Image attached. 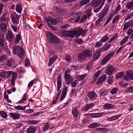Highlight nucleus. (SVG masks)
Here are the masks:
<instances>
[{
  "label": "nucleus",
  "mask_w": 133,
  "mask_h": 133,
  "mask_svg": "<svg viewBox=\"0 0 133 133\" xmlns=\"http://www.w3.org/2000/svg\"><path fill=\"white\" fill-rule=\"evenodd\" d=\"M91 6L94 8V11L97 13L102 9L104 4V0H92L90 3Z\"/></svg>",
  "instance_id": "nucleus-1"
},
{
  "label": "nucleus",
  "mask_w": 133,
  "mask_h": 133,
  "mask_svg": "<svg viewBox=\"0 0 133 133\" xmlns=\"http://www.w3.org/2000/svg\"><path fill=\"white\" fill-rule=\"evenodd\" d=\"M6 74L7 78L11 77L12 75V78L11 79V82L10 84L12 86H14L15 85V82L17 78V74L13 71H6Z\"/></svg>",
  "instance_id": "nucleus-2"
},
{
  "label": "nucleus",
  "mask_w": 133,
  "mask_h": 133,
  "mask_svg": "<svg viewBox=\"0 0 133 133\" xmlns=\"http://www.w3.org/2000/svg\"><path fill=\"white\" fill-rule=\"evenodd\" d=\"M13 51L15 54L17 55L20 58L23 57L24 54L23 49L18 46L13 47Z\"/></svg>",
  "instance_id": "nucleus-3"
},
{
  "label": "nucleus",
  "mask_w": 133,
  "mask_h": 133,
  "mask_svg": "<svg viewBox=\"0 0 133 133\" xmlns=\"http://www.w3.org/2000/svg\"><path fill=\"white\" fill-rule=\"evenodd\" d=\"M76 30L77 37H78L81 35L83 37L86 35V33L87 32L88 30L83 29L82 28H79L78 30Z\"/></svg>",
  "instance_id": "nucleus-4"
},
{
  "label": "nucleus",
  "mask_w": 133,
  "mask_h": 133,
  "mask_svg": "<svg viewBox=\"0 0 133 133\" xmlns=\"http://www.w3.org/2000/svg\"><path fill=\"white\" fill-rule=\"evenodd\" d=\"M115 71V69L114 67L109 65L107 67L105 72L108 75H112L113 72Z\"/></svg>",
  "instance_id": "nucleus-5"
},
{
  "label": "nucleus",
  "mask_w": 133,
  "mask_h": 133,
  "mask_svg": "<svg viewBox=\"0 0 133 133\" xmlns=\"http://www.w3.org/2000/svg\"><path fill=\"white\" fill-rule=\"evenodd\" d=\"M114 53L112 52H111L109 53L108 55L105 57L101 62V64L104 65L106 64L109 59L113 56Z\"/></svg>",
  "instance_id": "nucleus-6"
},
{
  "label": "nucleus",
  "mask_w": 133,
  "mask_h": 133,
  "mask_svg": "<svg viewBox=\"0 0 133 133\" xmlns=\"http://www.w3.org/2000/svg\"><path fill=\"white\" fill-rule=\"evenodd\" d=\"M87 95L90 100H94L97 98V95L95 92L93 91L88 92Z\"/></svg>",
  "instance_id": "nucleus-7"
},
{
  "label": "nucleus",
  "mask_w": 133,
  "mask_h": 133,
  "mask_svg": "<svg viewBox=\"0 0 133 133\" xmlns=\"http://www.w3.org/2000/svg\"><path fill=\"white\" fill-rule=\"evenodd\" d=\"M19 16L16 14H13L11 16L12 21L14 24L19 23Z\"/></svg>",
  "instance_id": "nucleus-8"
},
{
  "label": "nucleus",
  "mask_w": 133,
  "mask_h": 133,
  "mask_svg": "<svg viewBox=\"0 0 133 133\" xmlns=\"http://www.w3.org/2000/svg\"><path fill=\"white\" fill-rule=\"evenodd\" d=\"M6 38L9 42L13 41L14 38V35L12 31H8L6 34Z\"/></svg>",
  "instance_id": "nucleus-9"
},
{
  "label": "nucleus",
  "mask_w": 133,
  "mask_h": 133,
  "mask_svg": "<svg viewBox=\"0 0 133 133\" xmlns=\"http://www.w3.org/2000/svg\"><path fill=\"white\" fill-rule=\"evenodd\" d=\"M77 106L75 105L73 106L72 113L74 117L75 118H77L78 116L79 113L77 108Z\"/></svg>",
  "instance_id": "nucleus-10"
},
{
  "label": "nucleus",
  "mask_w": 133,
  "mask_h": 133,
  "mask_svg": "<svg viewBox=\"0 0 133 133\" xmlns=\"http://www.w3.org/2000/svg\"><path fill=\"white\" fill-rule=\"evenodd\" d=\"M82 52L85 57L89 58L92 57V52L89 50L87 49L84 50Z\"/></svg>",
  "instance_id": "nucleus-11"
},
{
  "label": "nucleus",
  "mask_w": 133,
  "mask_h": 133,
  "mask_svg": "<svg viewBox=\"0 0 133 133\" xmlns=\"http://www.w3.org/2000/svg\"><path fill=\"white\" fill-rule=\"evenodd\" d=\"M48 23H50V24L56 25L57 23V21L56 19L54 18L51 17H49L46 20Z\"/></svg>",
  "instance_id": "nucleus-12"
},
{
  "label": "nucleus",
  "mask_w": 133,
  "mask_h": 133,
  "mask_svg": "<svg viewBox=\"0 0 133 133\" xmlns=\"http://www.w3.org/2000/svg\"><path fill=\"white\" fill-rule=\"evenodd\" d=\"M9 115L12 119L14 120L19 119L20 117V115L17 112H10L9 113Z\"/></svg>",
  "instance_id": "nucleus-13"
},
{
  "label": "nucleus",
  "mask_w": 133,
  "mask_h": 133,
  "mask_svg": "<svg viewBox=\"0 0 133 133\" xmlns=\"http://www.w3.org/2000/svg\"><path fill=\"white\" fill-rule=\"evenodd\" d=\"M107 77L106 75L104 74L100 76L97 80L96 83L97 84H99L105 81Z\"/></svg>",
  "instance_id": "nucleus-14"
},
{
  "label": "nucleus",
  "mask_w": 133,
  "mask_h": 133,
  "mask_svg": "<svg viewBox=\"0 0 133 133\" xmlns=\"http://www.w3.org/2000/svg\"><path fill=\"white\" fill-rule=\"evenodd\" d=\"M73 17L72 18L75 19V22H78L80 19V16L79 15V13L78 12H75L72 14L71 16Z\"/></svg>",
  "instance_id": "nucleus-15"
},
{
  "label": "nucleus",
  "mask_w": 133,
  "mask_h": 133,
  "mask_svg": "<svg viewBox=\"0 0 133 133\" xmlns=\"http://www.w3.org/2000/svg\"><path fill=\"white\" fill-rule=\"evenodd\" d=\"M104 19V17L102 16L99 15V18L96 21V26H99L102 24V21Z\"/></svg>",
  "instance_id": "nucleus-16"
},
{
  "label": "nucleus",
  "mask_w": 133,
  "mask_h": 133,
  "mask_svg": "<svg viewBox=\"0 0 133 133\" xmlns=\"http://www.w3.org/2000/svg\"><path fill=\"white\" fill-rule=\"evenodd\" d=\"M0 28L2 32L5 33L7 29V24L4 23H1L0 24Z\"/></svg>",
  "instance_id": "nucleus-17"
},
{
  "label": "nucleus",
  "mask_w": 133,
  "mask_h": 133,
  "mask_svg": "<svg viewBox=\"0 0 133 133\" xmlns=\"http://www.w3.org/2000/svg\"><path fill=\"white\" fill-rule=\"evenodd\" d=\"M57 91H58L60 90L62 85L61 75H59L57 77Z\"/></svg>",
  "instance_id": "nucleus-18"
},
{
  "label": "nucleus",
  "mask_w": 133,
  "mask_h": 133,
  "mask_svg": "<svg viewBox=\"0 0 133 133\" xmlns=\"http://www.w3.org/2000/svg\"><path fill=\"white\" fill-rule=\"evenodd\" d=\"M5 41L4 39V35L0 32V45L3 46L5 45Z\"/></svg>",
  "instance_id": "nucleus-19"
},
{
  "label": "nucleus",
  "mask_w": 133,
  "mask_h": 133,
  "mask_svg": "<svg viewBox=\"0 0 133 133\" xmlns=\"http://www.w3.org/2000/svg\"><path fill=\"white\" fill-rule=\"evenodd\" d=\"M55 36L51 32H49L47 36L48 38V39L49 40V42L52 43Z\"/></svg>",
  "instance_id": "nucleus-20"
},
{
  "label": "nucleus",
  "mask_w": 133,
  "mask_h": 133,
  "mask_svg": "<svg viewBox=\"0 0 133 133\" xmlns=\"http://www.w3.org/2000/svg\"><path fill=\"white\" fill-rule=\"evenodd\" d=\"M109 9V7L108 6H105L104 8L103 11H102L99 15L102 16L104 17L107 13L108 12Z\"/></svg>",
  "instance_id": "nucleus-21"
},
{
  "label": "nucleus",
  "mask_w": 133,
  "mask_h": 133,
  "mask_svg": "<svg viewBox=\"0 0 133 133\" xmlns=\"http://www.w3.org/2000/svg\"><path fill=\"white\" fill-rule=\"evenodd\" d=\"M68 34L69 36L72 38L74 37L75 36H77L76 30L69 31Z\"/></svg>",
  "instance_id": "nucleus-22"
},
{
  "label": "nucleus",
  "mask_w": 133,
  "mask_h": 133,
  "mask_svg": "<svg viewBox=\"0 0 133 133\" xmlns=\"http://www.w3.org/2000/svg\"><path fill=\"white\" fill-rule=\"evenodd\" d=\"M36 128L35 127H32L30 126V127L28 128L26 131L28 133H34L36 130Z\"/></svg>",
  "instance_id": "nucleus-23"
},
{
  "label": "nucleus",
  "mask_w": 133,
  "mask_h": 133,
  "mask_svg": "<svg viewBox=\"0 0 133 133\" xmlns=\"http://www.w3.org/2000/svg\"><path fill=\"white\" fill-rule=\"evenodd\" d=\"M39 121L38 120H28L26 121V123L28 125L35 124L38 123Z\"/></svg>",
  "instance_id": "nucleus-24"
},
{
  "label": "nucleus",
  "mask_w": 133,
  "mask_h": 133,
  "mask_svg": "<svg viewBox=\"0 0 133 133\" xmlns=\"http://www.w3.org/2000/svg\"><path fill=\"white\" fill-rule=\"evenodd\" d=\"M85 58L82 51L77 54V58L79 61H82Z\"/></svg>",
  "instance_id": "nucleus-25"
},
{
  "label": "nucleus",
  "mask_w": 133,
  "mask_h": 133,
  "mask_svg": "<svg viewBox=\"0 0 133 133\" xmlns=\"http://www.w3.org/2000/svg\"><path fill=\"white\" fill-rule=\"evenodd\" d=\"M102 51L101 49L97 50L96 53L93 56V58L94 60H97L101 54V52Z\"/></svg>",
  "instance_id": "nucleus-26"
},
{
  "label": "nucleus",
  "mask_w": 133,
  "mask_h": 133,
  "mask_svg": "<svg viewBox=\"0 0 133 133\" xmlns=\"http://www.w3.org/2000/svg\"><path fill=\"white\" fill-rule=\"evenodd\" d=\"M94 105V104L93 103L87 104L84 108V111H87L89 109L91 108Z\"/></svg>",
  "instance_id": "nucleus-27"
},
{
  "label": "nucleus",
  "mask_w": 133,
  "mask_h": 133,
  "mask_svg": "<svg viewBox=\"0 0 133 133\" xmlns=\"http://www.w3.org/2000/svg\"><path fill=\"white\" fill-rule=\"evenodd\" d=\"M127 76L131 80H133V71H129L126 72Z\"/></svg>",
  "instance_id": "nucleus-28"
},
{
  "label": "nucleus",
  "mask_w": 133,
  "mask_h": 133,
  "mask_svg": "<svg viewBox=\"0 0 133 133\" xmlns=\"http://www.w3.org/2000/svg\"><path fill=\"white\" fill-rule=\"evenodd\" d=\"M115 107L114 105L109 103L105 104L103 106L104 108L106 109H110L114 108Z\"/></svg>",
  "instance_id": "nucleus-29"
},
{
  "label": "nucleus",
  "mask_w": 133,
  "mask_h": 133,
  "mask_svg": "<svg viewBox=\"0 0 133 133\" xmlns=\"http://www.w3.org/2000/svg\"><path fill=\"white\" fill-rule=\"evenodd\" d=\"M56 58L57 56H54L50 58L49 60V65L51 66L56 60Z\"/></svg>",
  "instance_id": "nucleus-30"
},
{
  "label": "nucleus",
  "mask_w": 133,
  "mask_h": 133,
  "mask_svg": "<svg viewBox=\"0 0 133 133\" xmlns=\"http://www.w3.org/2000/svg\"><path fill=\"white\" fill-rule=\"evenodd\" d=\"M125 7L128 9L132 8V9H130V10L133 9V2H129L127 3L126 4Z\"/></svg>",
  "instance_id": "nucleus-31"
},
{
  "label": "nucleus",
  "mask_w": 133,
  "mask_h": 133,
  "mask_svg": "<svg viewBox=\"0 0 133 133\" xmlns=\"http://www.w3.org/2000/svg\"><path fill=\"white\" fill-rule=\"evenodd\" d=\"M108 35L107 34L101 38L99 42H101V43L105 42L108 40Z\"/></svg>",
  "instance_id": "nucleus-32"
},
{
  "label": "nucleus",
  "mask_w": 133,
  "mask_h": 133,
  "mask_svg": "<svg viewBox=\"0 0 133 133\" xmlns=\"http://www.w3.org/2000/svg\"><path fill=\"white\" fill-rule=\"evenodd\" d=\"M124 91L125 92L128 93L133 92V86L127 87L125 89Z\"/></svg>",
  "instance_id": "nucleus-33"
},
{
  "label": "nucleus",
  "mask_w": 133,
  "mask_h": 133,
  "mask_svg": "<svg viewBox=\"0 0 133 133\" xmlns=\"http://www.w3.org/2000/svg\"><path fill=\"white\" fill-rule=\"evenodd\" d=\"M65 79L66 80V83L67 84H69L70 83V81H69V80L70 79V75L68 74H65L64 75Z\"/></svg>",
  "instance_id": "nucleus-34"
},
{
  "label": "nucleus",
  "mask_w": 133,
  "mask_h": 133,
  "mask_svg": "<svg viewBox=\"0 0 133 133\" xmlns=\"http://www.w3.org/2000/svg\"><path fill=\"white\" fill-rule=\"evenodd\" d=\"M99 125V124L98 123H93L89 125L88 127L90 128H92L98 127Z\"/></svg>",
  "instance_id": "nucleus-35"
},
{
  "label": "nucleus",
  "mask_w": 133,
  "mask_h": 133,
  "mask_svg": "<svg viewBox=\"0 0 133 133\" xmlns=\"http://www.w3.org/2000/svg\"><path fill=\"white\" fill-rule=\"evenodd\" d=\"M15 9L17 12L20 13L22 11V7L19 4H18L16 5Z\"/></svg>",
  "instance_id": "nucleus-36"
},
{
  "label": "nucleus",
  "mask_w": 133,
  "mask_h": 133,
  "mask_svg": "<svg viewBox=\"0 0 133 133\" xmlns=\"http://www.w3.org/2000/svg\"><path fill=\"white\" fill-rule=\"evenodd\" d=\"M25 106L22 107L20 105H18L14 107V108L17 110H24L25 109Z\"/></svg>",
  "instance_id": "nucleus-37"
},
{
  "label": "nucleus",
  "mask_w": 133,
  "mask_h": 133,
  "mask_svg": "<svg viewBox=\"0 0 133 133\" xmlns=\"http://www.w3.org/2000/svg\"><path fill=\"white\" fill-rule=\"evenodd\" d=\"M0 115L4 119H6L8 115L7 114V113L3 111H0Z\"/></svg>",
  "instance_id": "nucleus-38"
},
{
  "label": "nucleus",
  "mask_w": 133,
  "mask_h": 133,
  "mask_svg": "<svg viewBox=\"0 0 133 133\" xmlns=\"http://www.w3.org/2000/svg\"><path fill=\"white\" fill-rule=\"evenodd\" d=\"M108 93V91L107 90H105L99 94V96L101 98L107 95Z\"/></svg>",
  "instance_id": "nucleus-39"
},
{
  "label": "nucleus",
  "mask_w": 133,
  "mask_h": 133,
  "mask_svg": "<svg viewBox=\"0 0 133 133\" xmlns=\"http://www.w3.org/2000/svg\"><path fill=\"white\" fill-rule=\"evenodd\" d=\"M21 38V36L18 34L16 35L15 39V43H16L19 42Z\"/></svg>",
  "instance_id": "nucleus-40"
},
{
  "label": "nucleus",
  "mask_w": 133,
  "mask_h": 133,
  "mask_svg": "<svg viewBox=\"0 0 133 133\" xmlns=\"http://www.w3.org/2000/svg\"><path fill=\"white\" fill-rule=\"evenodd\" d=\"M124 73L123 72H121L117 74L116 75V79L121 78L124 74Z\"/></svg>",
  "instance_id": "nucleus-41"
},
{
  "label": "nucleus",
  "mask_w": 133,
  "mask_h": 133,
  "mask_svg": "<svg viewBox=\"0 0 133 133\" xmlns=\"http://www.w3.org/2000/svg\"><path fill=\"white\" fill-rule=\"evenodd\" d=\"M130 36H127L124 38L120 43V45H122L126 42L128 40Z\"/></svg>",
  "instance_id": "nucleus-42"
},
{
  "label": "nucleus",
  "mask_w": 133,
  "mask_h": 133,
  "mask_svg": "<svg viewBox=\"0 0 133 133\" xmlns=\"http://www.w3.org/2000/svg\"><path fill=\"white\" fill-rule=\"evenodd\" d=\"M0 77L4 78H6V71L3 70L0 72Z\"/></svg>",
  "instance_id": "nucleus-43"
},
{
  "label": "nucleus",
  "mask_w": 133,
  "mask_h": 133,
  "mask_svg": "<svg viewBox=\"0 0 133 133\" xmlns=\"http://www.w3.org/2000/svg\"><path fill=\"white\" fill-rule=\"evenodd\" d=\"M90 0H81L80 2V5L81 6L88 3Z\"/></svg>",
  "instance_id": "nucleus-44"
},
{
  "label": "nucleus",
  "mask_w": 133,
  "mask_h": 133,
  "mask_svg": "<svg viewBox=\"0 0 133 133\" xmlns=\"http://www.w3.org/2000/svg\"><path fill=\"white\" fill-rule=\"evenodd\" d=\"M87 17L86 15H84L82 17L80 20V22L81 23H84L86 20L87 19Z\"/></svg>",
  "instance_id": "nucleus-45"
},
{
  "label": "nucleus",
  "mask_w": 133,
  "mask_h": 133,
  "mask_svg": "<svg viewBox=\"0 0 133 133\" xmlns=\"http://www.w3.org/2000/svg\"><path fill=\"white\" fill-rule=\"evenodd\" d=\"M44 127H43L42 129V130L43 131H45L47 130L50 127V126L48 125V123L46 122L44 124Z\"/></svg>",
  "instance_id": "nucleus-46"
},
{
  "label": "nucleus",
  "mask_w": 133,
  "mask_h": 133,
  "mask_svg": "<svg viewBox=\"0 0 133 133\" xmlns=\"http://www.w3.org/2000/svg\"><path fill=\"white\" fill-rule=\"evenodd\" d=\"M118 89L115 88L112 89L110 91V93L112 95L115 94L117 92Z\"/></svg>",
  "instance_id": "nucleus-47"
},
{
  "label": "nucleus",
  "mask_w": 133,
  "mask_h": 133,
  "mask_svg": "<svg viewBox=\"0 0 133 133\" xmlns=\"http://www.w3.org/2000/svg\"><path fill=\"white\" fill-rule=\"evenodd\" d=\"M110 44L108 45L105 44V46L104 47L101 48L100 49L101 50H102V51H106L107 49H108L110 47Z\"/></svg>",
  "instance_id": "nucleus-48"
},
{
  "label": "nucleus",
  "mask_w": 133,
  "mask_h": 133,
  "mask_svg": "<svg viewBox=\"0 0 133 133\" xmlns=\"http://www.w3.org/2000/svg\"><path fill=\"white\" fill-rule=\"evenodd\" d=\"M86 77L85 74H83L78 76V80L79 81H81L83 80Z\"/></svg>",
  "instance_id": "nucleus-49"
},
{
  "label": "nucleus",
  "mask_w": 133,
  "mask_h": 133,
  "mask_svg": "<svg viewBox=\"0 0 133 133\" xmlns=\"http://www.w3.org/2000/svg\"><path fill=\"white\" fill-rule=\"evenodd\" d=\"M14 62L12 59L9 60L7 61L6 63V65L9 67H11V66L13 64Z\"/></svg>",
  "instance_id": "nucleus-50"
},
{
  "label": "nucleus",
  "mask_w": 133,
  "mask_h": 133,
  "mask_svg": "<svg viewBox=\"0 0 133 133\" xmlns=\"http://www.w3.org/2000/svg\"><path fill=\"white\" fill-rule=\"evenodd\" d=\"M22 125V123H19L18 124H15L13 128L15 129H19Z\"/></svg>",
  "instance_id": "nucleus-51"
},
{
  "label": "nucleus",
  "mask_w": 133,
  "mask_h": 133,
  "mask_svg": "<svg viewBox=\"0 0 133 133\" xmlns=\"http://www.w3.org/2000/svg\"><path fill=\"white\" fill-rule=\"evenodd\" d=\"M6 19V16L5 15H3L0 17V22H4Z\"/></svg>",
  "instance_id": "nucleus-52"
},
{
  "label": "nucleus",
  "mask_w": 133,
  "mask_h": 133,
  "mask_svg": "<svg viewBox=\"0 0 133 133\" xmlns=\"http://www.w3.org/2000/svg\"><path fill=\"white\" fill-rule=\"evenodd\" d=\"M101 72L100 70H98L96 72L95 75H94V79L95 80H96L97 78L100 74Z\"/></svg>",
  "instance_id": "nucleus-53"
},
{
  "label": "nucleus",
  "mask_w": 133,
  "mask_h": 133,
  "mask_svg": "<svg viewBox=\"0 0 133 133\" xmlns=\"http://www.w3.org/2000/svg\"><path fill=\"white\" fill-rule=\"evenodd\" d=\"M26 94H25L23 95L22 99L19 101V103H23V101H26L27 100V98H26Z\"/></svg>",
  "instance_id": "nucleus-54"
},
{
  "label": "nucleus",
  "mask_w": 133,
  "mask_h": 133,
  "mask_svg": "<svg viewBox=\"0 0 133 133\" xmlns=\"http://www.w3.org/2000/svg\"><path fill=\"white\" fill-rule=\"evenodd\" d=\"M118 38V36L116 34H115L111 39L108 42L109 43L113 41L114 40L117 39Z\"/></svg>",
  "instance_id": "nucleus-55"
},
{
  "label": "nucleus",
  "mask_w": 133,
  "mask_h": 133,
  "mask_svg": "<svg viewBox=\"0 0 133 133\" xmlns=\"http://www.w3.org/2000/svg\"><path fill=\"white\" fill-rule=\"evenodd\" d=\"M91 9H87L86 10V13L88 17L91 16Z\"/></svg>",
  "instance_id": "nucleus-56"
},
{
  "label": "nucleus",
  "mask_w": 133,
  "mask_h": 133,
  "mask_svg": "<svg viewBox=\"0 0 133 133\" xmlns=\"http://www.w3.org/2000/svg\"><path fill=\"white\" fill-rule=\"evenodd\" d=\"M59 42V39L57 36H55L52 43H58Z\"/></svg>",
  "instance_id": "nucleus-57"
},
{
  "label": "nucleus",
  "mask_w": 133,
  "mask_h": 133,
  "mask_svg": "<svg viewBox=\"0 0 133 133\" xmlns=\"http://www.w3.org/2000/svg\"><path fill=\"white\" fill-rule=\"evenodd\" d=\"M97 118L102 117L106 115L105 112H103L101 113H97Z\"/></svg>",
  "instance_id": "nucleus-58"
},
{
  "label": "nucleus",
  "mask_w": 133,
  "mask_h": 133,
  "mask_svg": "<svg viewBox=\"0 0 133 133\" xmlns=\"http://www.w3.org/2000/svg\"><path fill=\"white\" fill-rule=\"evenodd\" d=\"M113 77L112 76H109L108 78V82L109 84H111L112 82Z\"/></svg>",
  "instance_id": "nucleus-59"
},
{
  "label": "nucleus",
  "mask_w": 133,
  "mask_h": 133,
  "mask_svg": "<svg viewBox=\"0 0 133 133\" xmlns=\"http://www.w3.org/2000/svg\"><path fill=\"white\" fill-rule=\"evenodd\" d=\"M67 89L68 87H64L63 88L62 91V94L66 95L67 91Z\"/></svg>",
  "instance_id": "nucleus-60"
},
{
  "label": "nucleus",
  "mask_w": 133,
  "mask_h": 133,
  "mask_svg": "<svg viewBox=\"0 0 133 133\" xmlns=\"http://www.w3.org/2000/svg\"><path fill=\"white\" fill-rule=\"evenodd\" d=\"M119 15L115 16L113 18L112 21V23H114L116 22L119 18Z\"/></svg>",
  "instance_id": "nucleus-61"
},
{
  "label": "nucleus",
  "mask_w": 133,
  "mask_h": 133,
  "mask_svg": "<svg viewBox=\"0 0 133 133\" xmlns=\"http://www.w3.org/2000/svg\"><path fill=\"white\" fill-rule=\"evenodd\" d=\"M130 27L129 25L127 23H125L124 25L123 30L124 31H126L128 28Z\"/></svg>",
  "instance_id": "nucleus-62"
},
{
  "label": "nucleus",
  "mask_w": 133,
  "mask_h": 133,
  "mask_svg": "<svg viewBox=\"0 0 133 133\" xmlns=\"http://www.w3.org/2000/svg\"><path fill=\"white\" fill-rule=\"evenodd\" d=\"M33 110L31 109H29L25 111V112L26 113L31 114L34 112Z\"/></svg>",
  "instance_id": "nucleus-63"
},
{
  "label": "nucleus",
  "mask_w": 133,
  "mask_h": 133,
  "mask_svg": "<svg viewBox=\"0 0 133 133\" xmlns=\"http://www.w3.org/2000/svg\"><path fill=\"white\" fill-rule=\"evenodd\" d=\"M77 80H75L72 82L71 84L72 87L74 88L77 85Z\"/></svg>",
  "instance_id": "nucleus-64"
}]
</instances>
